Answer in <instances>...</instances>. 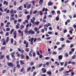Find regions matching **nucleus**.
<instances>
[{
    "label": "nucleus",
    "instance_id": "f257e3e1",
    "mask_svg": "<svg viewBox=\"0 0 76 76\" xmlns=\"http://www.w3.org/2000/svg\"><path fill=\"white\" fill-rule=\"evenodd\" d=\"M35 32L34 30H32L31 29H30L29 31V34H34Z\"/></svg>",
    "mask_w": 76,
    "mask_h": 76
},
{
    "label": "nucleus",
    "instance_id": "f03ea898",
    "mask_svg": "<svg viewBox=\"0 0 76 76\" xmlns=\"http://www.w3.org/2000/svg\"><path fill=\"white\" fill-rule=\"evenodd\" d=\"M15 52H14L11 53L10 55L12 58H15V56L14 55H15Z\"/></svg>",
    "mask_w": 76,
    "mask_h": 76
},
{
    "label": "nucleus",
    "instance_id": "7ed1b4c3",
    "mask_svg": "<svg viewBox=\"0 0 76 76\" xmlns=\"http://www.w3.org/2000/svg\"><path fill=\"white\" fill-rule=\"evenodd\" d=\"M53 3L52 2H51V1H50L48 4V6H52L53 5Z\"/></svg>",
    "mask_w": 76,
    "mask_h": 76
},
{
    "label": "nucleus",
    "instance_id": "20e7f679",
    "mask_svg": "<svg viewBox=\"0 0 76 76\" xmlns=\"http://www.w3.org/2000/svg\"><path fill=\"white\" fill-rule=\"evenodd\" d=\"M20 64L21 65H23V64H25L24 60H20Z\"/></svg>",
    "mask_w": 76,
    "mask_h": 76
},
{
    "label": "nucleus",
    "instance_id": "39448f33",
    "mask_svg": "<svg viewBox=\"0 0 76 76\" xmlns=\"http://www.w3.org/2000/svg\"><path fill=\"white\" fill-rule=\"evenodd\" d=\"M8 66H11L12 67H13V64L11 62L8 63Z\"/></svg>",
    "mask_w": 76,
    "mask_h": 76
},
{
    "label": "nucleus",
    "instance_id": "423d86ee",
    "mask_svg": "<svg viewBox=\"0 0 76 76\" xmlns=\"http://www.w3.org/2000/svg\"><path fill=\"white\" fill-rule=\"evenodd\" d=\"M43 0H39V3L40 5H42V4L43 3Z\"/></svg>",
    "mask_w": 76,
    "mask_h": 76
},
{
    "label": "nucleus",
    "instance_id": "0eeeda50",
    "mask_svg": "<svg viewBox=\"0 0 76 76\" xmlns=\"http://www.w3.org/2000/svg\"><path fill=\"white\" fill-rule=\"evenodd\" d=\"M42 72H43V73H45L46 72V69L44 68H42Z\"/></svg>",
    "mask_w": 76,
    "mask_h": 76
},
{
    "label": "nucleus",
    "instance_id": "6e6552de",
    "mask_svg": "<svg viewBox=\"0 0 76 76\" xmlns=\"http://www.w3.org/2000/svg\"><path fill=\"white\" fill-rule=\"evenodd\" d=\"M3 3L4 4H5V6H7V5H8V2H7V1H4Z\"/></svg>",
    "mask_w": 76,
    "mask_h": 76
},
{
    "label": "nucleus",
    "instance_id": "1a4fd4ad",
    "mask_svg": "<svg viewBox=\"0 0 76 76\" xmlns=\"http://www.w3.org/2000/svg\"><path fill=\"white\" fill-rule=\"evenodd\" d=\"M46 73H47L48 75H49L50 76L51 75V74H52V73H51V71L47 72Z\"/></svg>",
    "mask_w": 76,
    "mask_h": 76
},
{
    "label": "nucleus",
    "instance_id": "9d476101",
    "mask_svg": "<svg viewBox=\"0 0 76 76\" xmlns=\"http://www.w3.org/2000/svg\"><path fill=\"white\" fill-rule=\"evenodd\" d=\"M31 4H30L28 5L27 7V9H30V8H31Z\"/></svg>",
    "mask_w": 76,
    "mask_h": 76
},
{
    "label": "nucleus",
    "instance_id": "9b49d317",
    "mask_svg": "<svg viewBox=\"0 0 76 76\" xmlns=\"http://www.w3.org/2000/svg\"><path fill=\"white\" fill-rule=\"evenodd\" d=\"M37 13H39V14H40V16L42 15V11H38Z\"/></svg>",
    "mask_w": 76,
    "mask_h": 76
},
{
    "label": "nucleus",
    "instance_id": "f8f14e48",
    "mask_svg": "<svg viewBox=\"0 0 76 76\" xmlns=\"http://www.w3.org/2000/svg\"><path fill=\"white\" fill-rule=\"evenodd\" d=\"M24 57H25V56L23 54H21L20 56V58L21 59H23L24 58Z\"/></svg>",
    "mask_w": 76,
    "mask_h": 76
},
{
    "label": "nucleus",
    "instance_id": "ddd939ff",
    "mask_svg": "<svg viewBox=\"0 0 76 76\" xmlns=\"http://www.w3.org/2000/svg\"><path fill=\"white\" fill-rule=\"evenodd\" d=\"M62 57H63V56H62L61 55H59L58 57L59 60H61V59H62Z\"/></svg>",
    "mask_w": 76,
    "mask_h": 76
},
{
    "label": "nucleus",
    "instance_id": "4468645a",
    "mask_svg": "<svg viewBox=\"0 0 76 76\" xmlns=\"http://www.w3.org/2000/svg\"><path fill=\"white\" fill-rule=\"evenodd\" d=\"M6 58L8 61L10 60V57L9 56V55H6Z\"/></svg>",
    "mask_w": 76,
    "mask_h": 76
},
{
    "label": "nucleus",
    "instance_id": "2eb2a0df",
    "mask_svg": "<svg viewBox=\"0 0 76 76\" xmlns=\"http://www.w3.org/2000/svg\"><path fill=\"white\" fill-rule=\"evenodd\" d=\"M24 32L26 34H29V31L28 30H25Z\"/></svg>",
    "mask_w": 76,
    "mask_h": 76
},
{
    "label": "nucleus",
    "instance_id": "dca6fc26",
    "mask_svg": "<svg viewBox=\"0 0 76 76\" xmlns=\"http://www.w3.org/2000/svg\"><path fill=\"white\" fill-rule=\"evenodd\" d=\"M33 57H36V53L35 52H34L32 53Z\"/></svg>",
    "mask_w": 76,
    "mask_h": 76
},
{
    "label": "nucleus",
    "instance_id": "f3484780",
    "mask_svg": "<svg viewBox=\"0 0 76 76\" xmlns=\"http://www.w3.org/2000/svg\"><path fill=\"white\" fill-rule=\"evenodd\" d=\"M9 37H7V39L6 40V42L7 43H8V42H9Z\"/></svg>",
    "mask_w": 76,
    "mask_h": 76
},
{
    "label": "nucleus",
    "instance_id": "a211bd4d",
    "mask_svg": "<svg viewBox=\"0 0 76 76\" xmlns=\"http://www.w3.org/2000/svg\"><path fill=\"white\" fill-rule=\"evenodd\" d=\"M30 19V15H28L27 16V20H29Z\"/></svg>",
    "mask_w": 76,
    "mask_h": 76
},
{
    "label": "nucleus",
    "instance_id": "6ab92c4d",
    "mask_svg": "<svg viewBox=\"0 0 76 76\" xmlns=\"http://www.w3.org/2000/svg\"><path fill=\"white\" fill-rule=\"evenodd\" d=\"M51 13L53 15H55V11L54 10L52 11Z\"/></svg>",
    "mask_w": 76,
    "mask_h": 76
},
{
    "label": "nucleus",
    "instance_id": "aec40b11",
    "mask_svg": "<svg viewBox=\"0 0 76 76\" xmlns=\"http://www.w3.org/2000/svg\"><path fill=\"white\" fill-rule=\"evenodd\" d=\"M31 67H29L28 68H27V72H29V71H30V70H31Z\"/></svg>",
    "mask_w": 76,
    "mask_h": 76
},
{
    "label": "nucleus",
    "instance_id": "412c9836",
    "mask_svg": "<svg viewBox=\"0 0 76 76\" xmlns=\"http://www.w3.org/2000/svg\"><path fill=\"white\" fill-rule=\"evenodd\" d=\"M56 21H58V20H59V19H60V18L59 17L57 16L56 18Z\"/></svg>",
    "mask_w": 76,
    "mask_h": 76
},
{
    "label": "nucleus",
    "instance_id": "4be33fe9",
    "mask_svg": "<svg viewBox=\"0 0 76 76\" xmlns=\"http://www.w3.org/2000/svg\"><path fill=\"white\" fill-rule=\"evenodd\" d=\"M19 23H18V25L16 26V28L17 29H19Z\"/></svg>",
    "mask_w": 76,
    "mask_h": 76
},
{
    "label": "nucleus",
    "instance_id": "5701e85b",
    "mask_svg": "<svg viewBox=\"0 0 76 76\" xmlns=\"http://www.w3.org/2000/svg\"><path fill=\"white\" fill-rule=\"evenodd\" d=\"M52 54L53 55H55L56 54H57V53L56 51H54L53 52Z\"/></svg>",
    "mask_w": 76,
    "mask_h": 76
},
{
    "label": "nucleus",
    "instance_id": "b1692460",
    "mask_svg": "<svg viewBox=\"0 0 76 76\" xmlns=\"http://www.w3.org/2000/svg\"><path fill=\"white\" fill-rule=\"evenodd\" d=\"M28 55L29 56H30V57H32V54H31V52H29L28 53Z\"/></svg>",
    "mask_w": 76,
    "mask_h": 76
},
{
    "label": "nucleus",
    "instance_id": "393cba45",
    "mask_svg": "<svg viewBox=\"0 0 76 76\" xmlns=\"http://www.w3.org/2000/svg\"><path fill=\"white\" fill-rule=\"evenodd\" d=\"M28 44H29L28 42H26V48H28Z\"/></svg>",
    "mask_w": 76,
    "mask_h": 76
},
{
    "label": "nucleus",
    "instance_id": "a878e982",
    "mask_svg": "<svg viewBox=\"0 0 76 76\" xmlns=\"http://www.w3.org/2000/svg\"><path fill=\"white\" fill-rule=\"evenodd\" d=\"M76 58V56H75V55H73L72 57V59H75Z\"/></svg>",
    "mask_w": 76,
    "mask_h": 76
},
{
    "label": "nucleus",
    "instance_id": "bb28decb",
    "mask_svg": "<svg viewBox=\"0 0 76 76\" xmlns=\"http://www.w3.org/2000/svg\"><path fill=\"white\" fill-rule=\"evenodd\" d=\"M4 57V55H1L0 57V60L2 59L3 58V57Z\"/></svg>",
    "mask_w": 76,
    "mask_h": 76
},
{
    "label": "nucleus",
    "instance_id": "cd10ccee",
    "mask_svg": "<svg viewBox=\"0 0 76 76\" xmlns=\"http://www.w3.org/2000/svg\"><path fill=\"white\" fill-rule=\"evenodd\" d=\"M11 44L13 43V39L12 38L11 39Z\"/></svg>",
    "mask_w": 76,
    "mask_h": 76
},
{
    "label": "nucleus",
    "instance_id": "c85d7f7f",
    "mask_svg": "<svg viewBox=\"0 0 76 76\" xmlns=\"http://www.w3.org/2000/svg\"><path fill=\"white\" fill-rule=\"evenodd\" d=\"M37 72H35V71L34 72H33V76H35V75H37Z\"/></svg>",
    "mask_w": 76,
    "mask_h": 76
},
{
    "label": "nucleus",
    "instance_id": "c756f323",
    "mask_svg": "<svg viewBox=\"0 0 76 76\" xmlns=\"http://www.w3.org/2000/svg\"><path fill=\"white\" fill-rule=\"evenodd\" d=\"M64 69H63V68L61 67L60 69L59 70V72H61V71H63L64 70Z\"/></svg>",
    "mask_w": 76,
    "mask_h": 76
},
{
    "label": "nucleus",
    "instance_id": "7c9ffc66",
    "mask_svg": "<svg viewBox=\"0 0 76 76\" xmlns=\"http://www.w3.org/2000/svg\"><path fill=\"white\" fill-rule=\"evenodd\" d=\"M60 40L61 41H63L64 40V39L63 37L61 38Z\"/></svg>",
    "mask_w": 76,
    "mask_h": 76
},
{
    "label": "nucleus",
    "instance_id": "2f4dec72",
    "mask_svg": "<svg viewBox=\"0 0 76 76\" xmlns=\"http://www.w3.org/2000/svg\"><path fill=\"white\" fill-rule=\"evenodd\" d=\"M18 9H19V10H22V6H20L18 8Z\"/></svg>",
    "mask_w": 76,
    "mask_h": 76
},
{
    "label": "nucleus",
    "instance_id": "473e14b6",
    "mask_svg": "<svg viewBox=\"0 0 76 76\" xmlns=\"http://www.w3.org/2000/svg\"><path fill=\"white\" fill-rule=\"evenodd\" d=\"M14 31V29H12L10 31V34H12V32Z\"/></svg>",
    "mask_w": 76,
    "mask_h": 76
},
{
    "label": "nucleus",
    "instance_id": "72a5a7b5",
    "mask_svg": "<svg viewBox=\"0 0 76 76\" xmlns=\"http://www.w3.org/2000/svg\"><path fill=\"white\" fill-rule=\"evenodd\" d=\"M34 31H36V32H37V31H38V28L37 27H36L34 28Z\"/></svg>",
    "mask_w": 76,
    "mask_h": 76
},
{
    "label": "nucleus",
    "instance_id": "f704fd0d",
    "mask_svg": "<svg viewBox=\"0 0 76 76\" xmlns=\"http://www.w3.org/2000/svg\"><path fill=\"white\" fill-rule=\"evenodd\" d=\"M44 27H46V28H48V25L47 24H45L44 26Z\"/></svg>",
    "mask_w": 76,
    "mask_h": 76
},
{
    "label": "nucleus",
    "instance_id": "c9c22d12",
    "mask_svg": "<svg viewBox=\"0 0 76 76\" xmlns=\"http://www.w3.org/2000/svg\"><path fill=\"white\" fill-rule=\"evenodd\" d=\"M55 64H56L57 66H59V63L57 61L55 62Z\"/></svg>",
    "mask_w": 76,
    "mask_h": 76
},
{
    "label": "nucleus",
    "instance_id": "e433bc0d",
    "mask_svg": "<svg viewBox=\"0 0 76 76\" xmlns=\"http://www.w3.org/2000/svg\"><path fill=\"white\" fill-rule=\"evenodd\" d=\"M31 66H33L34 64V63L33 62H31L30 63Z\"/></svg>",
    "mask_w": 76,
    "mask_h": 76
},
{
    "label": "nucleus",
    "instance_id": "4c0bfd02",
    "mask_svg": "<svg viewBox=\"0 0 76 76\" xmlns=\"http://www.w3.org/2000/svg\"><path fill=\"white\" fill-rule=\"evenodd\" d=\"M6 41H4L2 43L3 45H6Z\"/></svg>",
    "mask_w": 76,
    "mask_h": 76
},
{
    "label": "nucleus",
    "instance_id": "58836bf2",
    "mask_svg": "<svg viewBox=\"0 0 76 76\" xmlns=\"http://www.w3.org/2000/svg\"><path fill=\"white\" fill-rule=\"evenodd\" d=\"M35 51L33 50H31L30 52V53H34Z\"/></svg>",
    "mask_w": 76,
    "mask_h": 76
},
{
    "label": "nucleus",
    "instance_id": "ea45409f",
    "mask_svg": "<svg viewBox=\"0 0 76 76\" xmlns=\"http://www.w3.org/2000/svg\"><path fill=\"white\" fill-rule=\"evenodd\" d=\"M6 48H5V47H3L1 48V50H5V49Z\"/></svg>",
    "mask_w": 76,
    "mask_h": 76
},
{
    "label": "nucleus",
    "instance_id": "a19ab883",
    "mask_svg": "<svg viewBox=\"0 0 76 76\" xmlns=\"http://www.w3.org/2000/svg\"><path fill=\"white\" fill-rule=\"evenodd\" d=\"M32 12H33L32 10H31L30 11V13H29L30 15H32Z\"/></svg>",
    "mask_w": 76,
    "mask_h": 76
},
{
    "label": "nucleus",
    "instance_id": "79ce46f5",
    "mask_svg": "<svg viewBox=\"0 0 76 76\" xmlns=\"http://www.w3.org/2000/svg\"><path fill=\"white\" fill-rule=\"evenodd\" d=\"M50 59V57H47L45 58V60H48Z\"/></svg>",
    "mask_w": 76,
    "mask_h": 76
},
{
    "label": "nucleus",
    "instance_id": "37998d69",
    "mask_svg": "<svg viewBox=\"0 0 76 76\" xmlns=\"http://www.w3.org/2000/svg\"><path fill=\"white\" fill-rule=\"evenodd\" d=\"M42 66L43 67H45V66H46V64H42Z\"/></svg>",
    "mask_w": 76,
    "mask_h": 76
},
{
    "label": "nucleus",
    "instance_id": "c03bdc74",
    "mask_svg": "<svg viewBox=\"0 0 76 76\" xmlns=\"http://www.w3.org/2000/svg\"><path fill=\"white\" fill-rule=\"evenodd\" d=\"M48 34H50V35H51V34H52V32L51 31H48Z\"/></svg>",
    "mask_w": 76,
    "mask_h": 76
},
{
    "label": "nucleus",
    "instance_id": "a18cd8bd",
    "mask_svg": "<svg viewBox=\"0 0 76 76\" xmlns=\"http://www.w3.org/2000/svg\"><path fill=\"white\" fill-rule=\"evenodd\" d=\"M16 66L17 67H18V69L20 68V65L19 64H17Z\"/></svg>",
    "mask_w": 76,
    "mask_h": 76
},
{
    "label": "nucleus",
    "instance_id": "49530a36",
    "mask_svg": "<svg viewBox=\"0 0 76 76\" xmlns=\"http://www.w3.org/2000/svg\"><path fill=\"white\" fill-rule=\"evenodd\" d=\"M33 13L34 14H36L37 13V10H34L33 12Z\"/></svg>",
    "mask_w": 76,
    "mask_h": 76
},
{
    "label": "nucleus",
    "instance_id": "de8ad7c7",
    "mask_svg": "<svg viewBox=\"0 0 76 76\" xmlns=\"http://www.w3.org/2000/svg\"><path fill=\"white\" fill-rule=\"evenodd\" d=\"M57 13L58 15H60V11L59 10L57 11Z\"/></svg>",
    "mask_w": 76,
    "mask_h": 76
},
{
    "label": "nucleus",
    "instance_id": "09e8293b",
    "mask_svg": "<svg viewBox=\"0 0 76 76\" xmlns=\"http://www.w3.org/2000/svg\"><path fill=\"white\" fill-rule=\"evenodd\" d=\"M42 64H39L38 65L39 67H41V66H42Z\"/></svg>",
    "mask_w": 76,
    "mask_h": 76
},
{
    "label": "nucleus",
    "instance_id": "8fccbe9b",
    "mask_svg": "<svg viewBox=\"0 0 76 76\" xmlns=\"http://www.w3.org/2000/svg\"><path fill=\"white\" fill-rule=\"evenodd\" d=\"M39 21H37V22L35 23V24L36 25H39Z\"/></svg>",
    "mask_w": 76,
    "mask_h": 76
},
{
    "label": "nucleus",
    "instance_id": "3c124183",
    "mask_svg": "<svg viewBox=\"0 0 76 76\" xmlns=\"http://www.w3.org/2000/svg\"><path fill=\"white\" fill-rule=\"evenodd\" d=\"M25 51L26 52H28L29 51V48H28L26 49Z\"/></svg>",
    "mask_w": 76,
    "mask_h": 76
},
{
    "label": "nucleus",
    "instance_id": "603ef678",
    "mask_svg": "<svg viewBox=\"0 0 76 76\" xmlns=\"http://www.w3.org/2000/svg\"><path fill=\"white\" fill-rule=\"evenodd\" d=\"M13 10H11V11H10V14H12V13H13Z\"/></svg>",
    "mask_w": 76,
    "mask_h": 76
},
{
    "label": "nucleus",
    "instance_id": "864d4df0",
    "mask_svg": "<svg viewBox=\"0 0 76 76\" xmlns=\"http://www.w3.org/2000/svg\"><path fill=\"white\" fill-rule=\"evenodd\" d=\"M9 35V33L8 32H7L5 34V36H8Z\"/></svg>",
    "mask_w": 76,
    "mask_h": 76
},
{
    "label": "nucleus",
    "instance_id": "5fc2aeb1",
    "mask_svg": "<svg viewBox=\"0 0 76 76\" xmlns=\"http://www.w3.org/2000/svg\"><path fill=\"white\" fill-rule=\"evenodd\" d=\"M6 31H10V28H7L6 29Z\"/></svg>",
    "mask_w": 76,
    "mask_h": 76
},
{
    "label": "nucleus",
    "instance_id": "6e6d98bb",
    "mask_svg": "<svg viewBox=\"0 0 76 76\" xmlns=\"http://www.w3.org/2000/svg\"><path fill=\"white\" fill-rule=\"evenodd\" d=\"M64 64V62H62L60 63V64L61 66H63V64Z\"/></svg>",
    "mask_w": 76,
    "mask_h": 76
},
{
    "label": "nucleus",
    "instance_id": "4d7b16f0",
    "mask_svg": "<svg viewBox=\"0 0 76 76\" xmlns=\"http://www.w3.org/2000/svg\"><path fill=\"white\" fill-rule=\"evenodd\" d=\"M69 55H71V54H73V52H72L71 51H69Z\"/></svg>",
    "mask_w": 76,
    "mask_h": 76
},
{
    "label": "nucleus",
    "instance_id": "13d9d810",
    "mask_svg": "<svg viewBox=\"0 0 76 76\" xmlns=\"http://www.w3.org/2000/svg\"><path fill=\"white\" fill-rule=\"evenodd\" d=\"M23 70H24V68H21V69L20 70L21 72H23Z\"/></svg>",
    "mask_w": 76,
    "mask_h": 76
},
{
    "label": "nucleus",
    "instance_id": "bf43d9fd",
    "mask_svg": "<svg viewBox=\"0 0 76 76\" xmlns=\"http://www.w3.org/2000/svg\"><path fill=\"white\" fill-rule=\"evenodd\" d=\"M21 27L22 28V29L24 28V26H23V25H21Z\"/></svg>",
    "mask_w": 76,
    "mask_h": 76
},
{
    "label": "nucleus",
    "instance_id": "052dcab7",
    "mask_svg": "<svg viewBox=\"0 0 76 76\" xmlns=\"http://www.w3.org/2000/svg\"><path fill=\"white\" fill-rule=\"evenodd\" d=\"M43 56L42 55V54H41L39 56V58H42V57Z\"/></svg>",
    "mask_w": 76,
    "mask_h": 76
},
{
    "label": "nucleus",
    "instance_id": "680f3d73",
    "mask_svg": "<svg viewBox=\"0 0 76 76\" xmlns=\"http://www.w3.org/2000/svg\"><path fill=\"white\" fill-rule=\"evenodd\" d=\"M6 72V70H3L2 72V73H5V72Z\"/></svg>",
    "mask_w": 76,
    "mask_h": 76
},
{
    "label": "nucleus",
    "instance_id": "e2e57ef3",
    "mask_svg": "<svg viewBox=\"0 0 76 76\" xmlns=\"http://www.w3.org/2000/svg\"><path fill=\"white\" fill-rule=\"evenodd\" d=\"M74 46V45H73L71 44L70 46V48H72V47H73Z\"/></svg>",
    "mask_w": 76,
    "mask_h": 76
},
{
    "label": "nucleus",
    "instance_id": "0e129e2a",
    "mask_svg": "<svg viewBox=\"0 0 76 76\" xmlns=\"http://www.w3.org/2000/svg\"><path fill=\"white\" fill-rule=\"evenodd\" d=\"M44 29L45 30V31H47V28L44 27Z\"/></svg>",
    "mask_w": 76,
    "mask_h": 76
},
{
    "label": "nucleus",
    "instance_id": "69168bd1",
    "mask_svg": "<svg viewBox=\"0 0 76 76\" xmlns=\"http://www.w3.org/2000/svg\"><path fill=\"white\" fill-rule=\"evenodd\" d=\"M72 64L75 65V64H76V63L75 62L72 61Z\"/></svg>",
    "mask_w": 76,
    "mask_h": 76
},
{
    "label": "nucleus",
    "instance_id": "338daca9",
    "mask_svg": "<svg viewBox=\"0 0 76 76\" xmlns=\"http://www.w3.org/2000/svg\"><path fill=\"white\" fill-rule=\"evenodd\" d=\"M14 23H16L17 22V20H14Z\"/></svg>",
    "mask_w": 76,
    "mask_h": 76
},
{
    "label": "nucleus",
    "instance_id": "774afa93",
    "mask_svg": "<svg viewBox=\"0 0 76 76\" xmlns=\"http://www.w3.org/2000/svg\"><path fill=\"white\" fill-rule=\"evenodd\" d=\"M73 17L74 18H76V14H74L73 16Z\"/></svg>",
    "mask_w": 76,
    "mask_h": 76
}]
</instances>
